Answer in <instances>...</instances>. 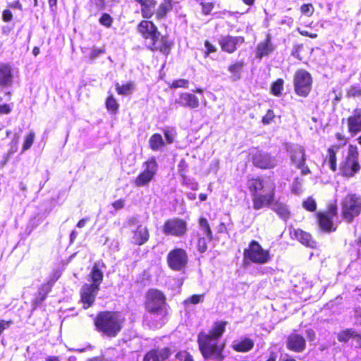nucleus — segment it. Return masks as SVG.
Wrapping results in <instances>:
<instances>
[{
  "mask_svg": "<svg viewBox=\"0 0 361 361\" xmlns=\"http://www.w3.org/2000/svg\"><path fill=\"white\" fill-rule=\"evenodd\" d=\"M112 207L115 211L120 210L123 209L125 206V200L122 199H119L111 204Z\"/></svg>",
  "mask_w": 361,
  "mask_h": 361,
  "instance_id": "55",
  "label": "nucleus"
},
{
  "mask_svg": "<svg viewBox=\"0 0 361 361\" xmlns=\"http://www.w3.org/2000/svg\"><path fill=\"white\" fill-rule=\"evenodd\" d=\"M35 134L33 131H30L25 137L23 144V151H26L30 148L33 144Z\"/></svg>",
  "mask_w": 361,
  "mask_h": 361,
  "instance_id": "40",
  "label": "nucleus"
},
{
  "mask_svg": "<svg viewBox=\"0 0 361 361\" xmlns=\"http://www.w3.org/2000/svg\"><path fill=\"white\" fill-rule=\"evenodd\" d=\"M291 235L293 238H295L307 247H314L316 245V243L312 240L311 235L307 232L297 229L294 230L293 232H291Z\"/></svg>",
  "mask_w": 361,
  "mask_h": 361,
  "instance_id": "23",
  "label": "nucleus"
},
{
  "mask_svg": "<svg viewBox=\"0 0 361 361\" xmlns=\"http://www.w3.org/2000/svg\"><path fill=\"white\" fill-rule=\"evenodd\" d=\"M171 354L172 351L168 347L153 349L145 355L143 361H165Z\"/></svg>",
  "mask_w": 361,
  "mask_h": 361,
  "instance_id": "16",
  "label": "nucleus"
},
{
  "mask_svg": "<svg viewBox=\"0 0 361 361\" xmlns=\"http://www.w3.org/2000/svg\"><path fill=\"white\" fill-rule=\"evenodd\" d=\"M199 227L202 235L207 236L209 240L212 239V233L207 220L205 218H200L199 220Z\"/></svg>",
  "mask_w": 361,
  "mask_h": 361,
  "instance_id": "35",
  "label": "nucleus"
},
{
  "mask_svg": "<svg viewBox=\"0 0 361 361\" xmlns=\"http://www.w3.org/2000/svg\"><path fill=\"white\" fill-rule=\"evenodd\" d=\"M149 239V232L146 226L140 225L134 232L133 240L135 244L142 245Z\"/></svg>",
  "mask_w": 361,
  "mask_h": 361,
  "instance_id": "27",
  "label": "nucleus"
},
{
  "mask_svg": "<svg viewBox=\"0 0 361 361\" xmlns=\"http://www.w3.org/2000/svg\"><path fill=\"white\" fill-rule=\"evenodd\" d=\"M99 290V288H96L88 283H85L82 286L80 289V300L85 309H87L93 305Z\"/></svg>",
  "mask_w": 361,
  "mask_h": 361,
  "instance_id": "12",
  "label": "nucleus"
},
{
  "mask_svg": "<svg viewBox=\"0 0 361 361\" xmlns=\"http://www.w3.org/2000/svg\"><path fill=\"white\" fill-rule=\"evenodd\" d=\"M360 166L356 159H343L340 164V171L343 176H351L358 171Z\"/></svg>",
  "mask_w": 361,
  "mask_h": 361,
  "instance_id": "21",
  "label": "nucleus"
},
{
  "mask_svg": "<svg viewBox=\"0 0 361 361\" xmlns=\"http://www.w3.org/2000/svg\"><path fill=\"white\" fill-rule=\"evenodd\" d=\"M204 47L206 48V51L204 52V57H208L211 53L215 52L216 49L212 45L209 41H205Z\"/></svg>",
  "mask_w": 361,
  "mask_h": 361,
  "instance_id": "54",
  "label": "nucleus"
},
{
  "mask_svg": "<svg viewBox=\"0 0 361 361\" xmlns=\"http://www.w3.org/2000/svg\"><path fill=\"white\" fill-rule=\"evenodd\" d=\"M163 133L165 137V144L171 145L174 142L177 133L174 128L172 127H166L163 129Z\"/></svg>",
  "mask_w": 361,
  "mask_h": 361,
  "instance_id": "34",
  "label": "nucleus"
},
{
  "mask_svg": "<svg viewBox=\"0 0 361 361\" xmlns=\"http://www.w3.org/2000/svg\"><path fill=\"white\" fill-rule=\"evenodd\" d=\"M358 156L357 148L353 145L348 147V156L347 158H357Z\"/></svg>",
  "mask_w": 361,
  "mask_h": 361,
  "instance_id": "57",
  "label": "nucleus"
},
{
  "mask_svg": "<svg viewBox=\"0 0 361 361\" xmlns=\"http://www.w3.org/2000/svg\"><path fill=\"white\" fill-rule=\"evenodd\" d=\"M12 321L0 320V330L3 331L4 329L8 328L12 324Z\"/></svg>",
  "mask_w": 361,
  "mask_h": 361,
  "instance_id": "59",
  "label": "nucleus"
},
{
  "mask_svg": "<svg viewBox=\"0 0 361 361\" xmlns=\"http://www.w3.org/2000/svg\"><path fill=\"white\" fill-rule=\"evenodd\" d=\"M140 5L141 14L144 18L149 19L154 14L157 2L155 0H135Z\"/></svg>",
  "mask_w": 361,
  "mask_h": 361,
  "instance_id": "22",
  "label": "nucleus"
},
{
  "mask_svg": "<svg viewBox=\"0 0 361 361\" xmlns=\"http://www.w3.org/2000/svg\"><path fill=\"white\" fill-rule=\"evenodd\" d=\"M286 149L290 152V158H305V151L302 146L290 144L287 145Z\"/></svg>",
  "mask_w": 361,
  "mask_h": 361,
  "instance_id": "32",
  "label": "nucleus"
},
{
  "mask_svg": "<svg viewBox=\"0 0 361 361\" xmlns=\"http://www.w3.org/2000/svg\"><path fill=\"white\" fill-rule=\"evenodd\" d=\"M227 322H215L208 332H200L197 336L199 349L206 360L223 361L225 358L224 350L225 343H220L219 340L226 330Z\"/></svg>",
  "mask_w": 361,
  "mask_h": 361,
  "instance_id": "1",
  "label": "nucleus"
},
{
  "mask_svg": "<svg viewBox=\"0 0 361 361\" xmlns=\"http://www.w3.org/2000/svg\"><path fill=\"white\" fill-rule=\"evenodd\" d=\"M187 222L177 217L166 220L162 228L164 235L177 238L183 237L187 233Z\"/></svg>",
  "mask_w": 361,
  "mask_h": 361,
  "instance_id": "9",
  "label": "nucleus"
},
{
  "mask_svg": "<svg viewBox=\"0 0 361 361\" xmlns=\"http://www.w3.org/2000/svg\"><path fill=\"white\" fill-rule=\"evenodd\" d=\"M176 357L180 361H194L192 356L185 350L177 353Z\"/></svg>",
  "mask_w": 361,
  "mask_h": 361,
  "instance_id": "47",
  "label": "nucleus"
},
{
  "mask_svg": "<svg viewBox=\"0 0 361 361\" xmlns=\"http://www.w3.org/2000/svg\"><path fill=\"white\" fill-rule=\"evenodd\" d=\"M303 207L310 212H314L317 209V204L315 200L310 197L302 203Z\"/></svg>",
  "mask_w": 361,
  "mask_h": 361,
  "instance_id": "42",
  "label": "nucleus"
},
{
  "mask_svg": "<svg viewBox=\"0 0 361 361\" xmlns=\"http://www.w3.org/2000/svg\"><path fill=\"white\" fill-rule=\"evenodd\" d=\"M275 49L274 45L271 42V37L267 34L265 39L259 42L256 48L255 56L257 59H262L264 56L269 55Z\"/></svg>",
  "mask_w": 361,
  "mask_h": 361,
  "instance_id": "17",
  "label": "nucleus"
},
{
  "mask_svg": "<svg viewBox=\"0 0 361 361\" xmlns=\"http://www.w3.org/2000/svg\"><path fill=\"white\" fill-rule=\"evenodd\" d=\"M254 347V341L247 337H241L233 341L231 348L236 352L246 353L251 350Z\"/></svg>",
  "mask_w": 361,
  "mask_h": 361,
  "instance_id": "19",
  "label": "nucleus"
},
{
  "mask_svg": "<svg viewBox=\"0 0 361 361\" xmlns=\"http://www.w3.org/2000/svg\"><path fill=\"white\" fill-rule=\"evenodd\" d=\"M167 263L173 271H181L185 269L188 262L187 252L183 248H174L167 255Z\"/></svg>",
  "mask_w": 361,
  "mask_h": 361,
  "instance_id": "10",
  "label": "nucleus"
},
{
  "mask_svg": "<svg viewBox=\"0 0 361 361\" xmlns=\"http://www.w3.org/2000/svg\"><path fill=\"white\" fill-rule=\"evenodd\" d=\"M348 132L354 136L361 132V108L355 109L347 119Z\"/></svg>",
  "mask_w": 361,
  "mask_h": 361,
  "instance_id": "14",
  "label": "nucleus"
},
{
  "mask_svg": "<svg viewBox=\"0 0 361 361\" xmlns=\"http://www.w3.org/2000/svg\"><path fill=\"white\" fill-rule=\"evenodd\" d=\"M244 42V38L240 36L233 37L231 35L221 36L219 43L221 49L229 54L233 53L237 49V46Z\"/></svg>",
  "mask_w": 361,
  "mask_h": 361,
  "instance_id": "13",
  "label": "nucleus"
},
{
  "mask_svg": "<svg viewBox=\"0 0 361 361\" xmlns=\"http://www.w3.org/2000/svg\"><path fill=\"white\" fill-rule=\"evenodd\" d=\"M341 214L344 221L351 223L361 212V196L350 193L341 202Z\"/></svg>",
  "mask_w": 361,
  "mask_h": 361,
  "instance_id": "6",
  "label": "nucleus"
},
{
  "mask_svg": "<svg viewBox=\"0 0 361 361\" xmlns=\"http://www.w3.org/2000/svg\"><path fill=\"white\" fill-rule=\"evenodd\" d=\"M209 240L207 236L200 237L197 242V249L200 252H204L207 249V243Z\"/></svg>",
  "mask_w": 361,
  "mask_h": 361,
  "instance_id": "46",
  "label": "nucleus"
},
{
  "mask_svg": "<svg viewBox=\"0 0 361 361\" xmlns=\"http://www.w3.org/2000/svg\"><path fill=\"white\" fill-rule=\"evenodd\" d=\"M18 140H19V135L17 134H15L14 137L11 142L10 149H8L9 155H12L13 153L17 152Z\"/></svg>",
  "mask_w": 361,
  "mask_h": 361,
  "instance_id": "49",
  "label": "nucleus"
},
{
  "mask_svg": "<svg viewBox=\"0 0 361 361\" xmlns=\"http://www.w3.org/2000/svg\"><path fill=\"white\" fill-rule=\"evenodd\" d=\"M124 318L120 313L103 312L99 313L94 324L97 330L109 337H115L121 330Z\"/></svg>",
  "mask_w": 361,
  "mask_h": 361,
  "instance_id": "5",
  "label": "nucleus"
},
{
  "mask_svg": "<svg viewBox=\"0 0 361 361\" xmlns=\"http://www.w3.org/2000/svg\"><path fill=\"white\" fill-rule=\"evenodd\" d=\"M182 106L196 109L199 106V99L194 94L185 92L181 93L176 102Z\"/></svg>",
  "mask_w": 361,
  "mask_h": 361,
  "instance_id": "20",
  "label": "nucleus"
},
{
  "mask_svg": "<svg viewBox=\"0 0 361 361\" xmlns=\"http://www.w3.org/2000/svg\"><path fill=\"white\" fill-rule=\"evenodd\" d=\"M100 24L102 25L110 27L111 26L113 18L108 13H103L99 20Z\"/></svg>",
  "mask_w": 361,
  "mask_h": 361,
  "instance_id": "48",
  "label": "nucleus"
},
{
  "mask_svg": "<svg viewBox=\"0 0 361 361\" xmlns=\"http://www.w3.org/2000/svg\"><path fill=\"white\" fill-rule=\"evenodd\" d=\"M244 66L243 61H237L228 67V71L232 74L233 80L235 81L240 78V74Z\"/></svg>",
  "mask_w": 361,
  "mask_h": 361,
  "instance_id": "31",
  "label": "nucleus"
},
{
  "mask_svg": "<svg viewBox=\"0 0 361 361\" xmlns=\"http://www.w3.org/2000/svg\"><path fill=\"white\" fill-rule=\"evenodd\" d=\"M12 106L8 104H0V115L8 114L11 112Z\"/></svg>",
  "mask_w": 361,
  "mask_h": 361,
  "instance_id": "56",
  "label": "nucleus"
},
{
  "mask_svg": "<svg viewBox=\"0 0 361 361\" xmlns=\"http://www.w3.org/2000/svg\"><path fill=\"white\" fill-rule=\"evenodd\" d=\"M13 14L10 10H4L2 13L3 20L5 22H9L12 20Z\"/></svg>",
  "mask_w": 361,
  "mask_h": 361,
  "instance_id": "58",
  "label": "nucleus"
},
{
  "mask_svg": "<svg viewBox=\"0 0 361 361\" xmlns=\"http://www.w3.org/2000/svg\"><path fill=\"white\" fill-rule=\"evenodd\" d=\"M116 90L118 94L128 95L130 94L133 90V84L128 82L125 85H120L119 83L116 84Z\"/></svg>",
  "mask_w": 361,
  "mask_h": 361,
  "instance_id": "37",
  "label": "nucleus"
},
{
  "mask_svg": "<svg viewBox=\"0 0 361 361\" xmlns=\"http://www.w3.org/2000/svg\"><path fill=\"white\" fill-rule=\"evenodd\" d=\"M269 207H271V209L283 220L286 221L289 219L290 212L286 204L279 201L274 202L273 201Z\"/></svg>",
  "mask_w": 361,
  "mask_h": 361,
  "instance_id": "24",
  "label": "nucleus"
},
{
  "mask_svg": "<svg viewBox=\"0 0 361 361\" xmlns=\"http://www.w3.org/2000/svg\"><path fill=\"white\" fill-rule=\"evenodd\" d=\"M305 159H292L293 163L301 169V172L303 175L308 174L310 171L309 168L305 166Z\"/></svg>",
  "mask_w": 361,
  "mask_h": 361,
  "instance_id": "44",
  "label": "nucleus"
},
{
  "mask_svg": "<svg viewBox=\"0 0 361 361\" xmlns=\"http://www.w3.org/2000/svg\"><path fill=\"white\" fill-rule=\"evenodd\" d=\"M118 106L119 105L113 95H110L107 97L106 100V107L109 112L112 114L116 113Z\"/></svg>",
  "mask_w": 361,
  "mask_h": 361,
  "instance_id": "38",
  "label": "nucleus"
},
{
  "mask_svg": "<svg viewBox=\"0 0 361 361\" xmlns=\"http://www.w3.org/2000/svg\"><path fill=\"white\" fill-rule=\"evenodd\" d=\"M105 268V264L102 261L96 262L89 274V277L92 283L91 286L96 288H99V286L103 281L104 273L103 269Z\"/></svg>",
  "mask_w": 361,
  "mask_h": 361,
  "instance_id": "15",
  "label": "nucleus"
},
{
  "mask_svg": "<svg viewBox=\"0 0 361 361\" xmlns=\"http://www.w3.org/2000/svg\"><path fill=\"white\" fill-rule=\"evenodd\" d=\"M137 31L145 39L146 47L153 51L168 55L171 43L166 36L162 35L152 21L142 20L137 25Z\"/></svg>",
  "mask_w": 361,
  "mask_h": 361,
  "instance_id": "2",
  "label": "nucleus"
},
{
  "mask_svg": "<svg viewBox=\"0 0 361 361\" xmlns=\"http://www.w3.org/2000/svg\"><path fill=\"white\" fill-rule=\"evenodd\" d=\"M307 336L309 338L310 341H314L315 338V333L312 329H307Z\"/></svg>",
  "mask_w": 361,
  "mask_h": 361,
  "instance_id": "62",
  "label": "nucleus"
},
{
  "mask_svg": "<svg viewBox=\"0 0 361 361\" xmlns=\"http://www.w3.org/2000/svg\"><path fill=\"white\" fill-rule=\"evenodd\" d=\"M87 221L88 218H83L80 219L77 224V227L80 228H83L85 226Z\"/></svg>",
  "mask_w": 361,
  "mask_h": 361,
  "instance_id": "63",
  "label": "nucleus"
},
{
  "mask_svg": "<svg viewBox=\"0 0 361 361\" xmlns=\"http://www.w3.org/2000/svg\"><path fill=\"white\" fill-rule=\"evenodd\" d=\"M293 85L296 94L307 97L311 91L312 85L310 73L304 69L298 70L294 74Z\"/></svg>",
  "mask_w": 361,
  "mask_h": 361,
  "instance_id": "8",
  "label": "nucleus"
},
{
  "mask_svg": "<svg viewBox=\"0 0 361 361\" xmlns=\"http://www.w3.org/2000/svg\"><path fill=\"white\" fill-rule=\"evenodd\" d=\"M202 11L204 15H209L214 8V4L212 2H202Z\"/></svg>",
  "mask_w": 361,
  "mask_h": 361,
  "instance_id": "50",
  "label": "nucleus"
},
{
  "mask_svg": "<svg viewBox=\"0 0 361 361\" xmlns=\"http://www.w3.org/2000/svg\"><path fill=\"white\" fill-rule=\"evenodd\" d=\"M247 185L251 192L255 210L269 206L274 200L275 184L271 180L252 178L248 179Z\"/></svg>",
  "mask_w": 361,
  "mask_h": 361,
  "instance_id": "3",
  "label": "nucleus"
},
{
  "mask_svg": "<svg viewBox=\"0 0 361 361\" xmlns=\"http://www.w3.org/2000/svg\"><path fill=\"white\" fill-rule=\"evenodd\" d=\"M204 295H193L191 297L188 298L184 300V304L188 305L189 303L196 305L203 301Z\"/></svg>",
  "mask_w": 361,
  "mask_h": 361,
  "instance_id": "45",
  "label": "nucleus"
},
{
  "mask_svg": "<svg viewBox=\"0 0 361 361\" xmlns=\"http://www.w3.org/2000/svg\"><path fill=\"white\" fill-rule=\"evenodd\" d=\"M302 13L307 16H310L314 11L313 6L310 4H303L300 8Z\"/></svg>",
  "mask_w": 361,
  "mask_h": 361,
  "instance_id": "51",
  "label": "nucleus"
},
{
  "mask_svg": "<svg viewBox=\"0 0 361 361\" xmlns=\"http://www.w3.org/2000/svg\"><path fill=\"white\" fill-rule=\"evenodd\" d=\"M252 163L256 167L262 169H272L276 164L275 159H252Z\"/></svg>",
  "mask_w": 361,
  "mask_h": 361,
  "instance_id": "33",
  "label": "nucleus"
},
{
  "mask_svg": "<svg viewBox=\"0 0 361 361\" xmlns=\"http://www.w3.org/2000/svg\"><path fill=\"white\" fill-rule=\"evenodd\" d=\"M329 164L333 171L336 170V159H329Z\"/></svg>",
  "mask_w": 361,
  "mask_h": 361,
  "instance_id": "64",
  "label": "nucleus"
},
{
  "mask_svg": "<svg viewBox=\"0 0 361 361\" xmlns=\"http://www.w3.org/2000/svg\"><path fill=\"white\" fill-rule=\"evenodd\" d=\"M172 9V1L164 0L158 6L157 11L154 12L156 18L161 20L166 18L167 13Z\"/></svg>",
  "mask_w": 361,
  "mask_h": 361,
  "instance_id": "28",
  "label": "nucleus"
},
{
  "mask_svg": "<svg viewBox=\"0 0 361 361\" xmlns=\"http://www.w3.org/2000/svg\"><path fill=\"white\" fill-rule=\"evenodd\" d=\"M319 227L324 231H333L336 227L332 221V214H317Z\"/></svg>",
  "mask_w": 361,
  "mask_h": 361,
  "instance_id": "25",
  "label": "nucleus"
},
{
  "mask_svg": "<svg viewBox=\"0 0 361 361\" xmlns=\"http://www.w3.org/2000/svg\"><path fill=\"white\" fill-rule=\"evenodd\" d=\"M283 80L278 79L276 82H274L271 85V92L275 96H279L281 94L282 90H283Z\"/></svg>",
  "mask_w": 361,
  "mask_h": 361,
  "instance_id": "39",
  "label": "nucleus"
},
{
  "mask_svg": "<svg viewBox=\"0 0 361 361\" xmlns=\"http://www.w3.org/2000/svg\"><path fill=\"white\" fill-rule=\"evenodd\" d=\"M303 179L295 178L290 185V191L293 194L299 195L302 194Z\"/></svg>",
  "mask_w": 361,
  "mask_h": 361,
  "instance_id": "36",
  "label": "nucleus"
},
{
  "mask_svg": "<svg viewBox=\"0 0 361 361\" xmlns=\"http://www.w3.org/2000/svg\"><path fill=\"white\" fill-rule=\"evenodd\" d=\"M149 145L150 148L154 151H162L165 146V142L161 135L155 133L150 137Z\"/></svg>",
  "mask_w": 361,
  "mask_h": 361,
  "instance_id": "29",
  "label": "nucleus"
},
{
  "mask_svg": "<svg viewBox=\"0 0 361 361\" xmlns=\"http://www.w3.org/2000/svg\"><path fill=\"white\" fill-rule=\"evenodd\" d=\"M287 348L295 352H301L305 348V340L298 334H291L288 338Z\"/></svg>",
  "mask_w": 361,
  "mask_h": 361,
  "instance_id": "18",
  "label": "nucleus"
},
{
  "mask_svg": "<svg viewBox=\"0 0 361 361\" xmlns=\"http://www.w3.org/2000/svg\"><path fill=\"white\" fill-rule=\"evenodd\" d=\"M58 278L51 279L47 283L42 285L39 289V298L36 300L39 302H42L47 297V295L50 292L53 284L56 282Z\"/></svg>",
  "mask_w": 361,
  "mask_h": 361,
  "instance_id": "30",
  "label": "nucleus"
},
{
  "mask_svg": "<svg viewBox=\"0 0 361 361\" xmlns=\"http://www.w3.org/2000/svg\"><path fill=\"white\" fill-rule=\"evenodd\" d=\"M188 80L185 79H178L173 82L171 87L178 88V87H188Z\"/></svg>",
  "mask_w": 361,
  "mask_h": 361,
  "instance_id": "52",
  "label": "nucleus"
},
{
  "mask_svg": "<svg viewBox=\"0 0 361 361\" xmlns=\"http://www.w3.org/2000/svg\"><path fill=\"white\" fill-rule=\"evenodd\" d=\"M354 334H355V332L350 329L343 331L338 334V340L341 342H346L351 337H353L354 336Z\"/></svg>",
  "mask_w": 361,
  "mask_h": 361,
  "instance_id": "41",
  "label": "nucleus"
},
{
  "mask_svg": "<svg viewBox=\"0 0 361 361\" xmlns=\"http://www.w3.org/2000/svg\"><path fill=\"white\" fill-rule=\"evenodd\" d=\"M165 296L159 290L150 289L146 295L145 306L148 312L146 319L149 317L152 321V325L157 328L164 323V305Z\"/></svg>",
  "mask_w": 361,
  "mask_h": 361,
  "instance_id": "4",
  "label": "nucleus"
},
{
  "mask_svg": "<svg viewBox=\"0 0 361 361\" xmlns=\"http://www.w3.org/2000/svg\"><path fill=\"white\" fill-rule=\"evenodd\" d=\"M244 257L257 264H267L271 259L269 250L263 249L255 240L251 241L248 247L244 250Z\"/></svg>",
  "mask_w": 361,
  "mask_h": 361,
  "instance_id": "7",
  "label": "nucleus"
},
{
  "mask_svg": "<svg viewBox=\"0 0 361 361\" xmlns=\"http://www.w3.org/2000/svg\"><path fill=\"white\" fill-rule=\"evenodd\" d=\"M348 97H361V87L359 85L351 86L347 92Z\"/></svg>",
  "mask_w": 361,
  "mask_h": 361,
  "instance_id": "43",
  "label": "nucleus"
},
{
  "mask_svg": "<svg viewBox=\"0 0 361 361\" xmlns=\"http://www.w3.org/2000/svg\"><path fill=\"white\" fill-rule=\"evenodd\" d=\"M274 118V111L272 110L269 109L267 111L266 115L264 116H263L262 121L263 124L267 125V124L270 123V122L273 120Z\"/></svg>",
  "mask_w": 361,
  "mask_h": 361,
  "instance_id": "53",
  "label": "nucleus"
},
{
  "mask_svg": "<svg viewBox=\"0 0 361 361\" xmlns=\"http://www.w3.org/2000/svg\"><path fill=\"white\" fill-rule=\"evenodd\" d=\"M300 33L303 36L309 37L312 39H314L317 37V35L316 33H310L308 31L306 30L300 31Z\"/></svg>",
  "mask_w": 361,
  "mask_h": 361,
  "instance_id": "61",
  "label": "nucleus"
},
{
  "mask_svg": "<svg viewBox=\"0 0 361 361\" xmlns=\"http://www.w3.org/2000/svg\"><path fill=\"white\" fill-rule=\"evenodd\" d=\"M104 52V49L100 48H94L92 51V56L95 58Z\"/></svg>",
  "mask_w": 361,
  "mask_h": 361,
  "instance_id": "60",
  "label": "nucleus"
},
{
  "mask_svg": "<svg viewBox=\"0 0 361 361\" xmlns=\"http://www.w3.org/2000/svg\"><path fill=\"white\" fill-rule=\"evenodd\" d=\"M144 171L136 178L135 184L141 187L149 184L155 175L157 170V164L155 159H149L145 163Z\"/></svg>",
  "mask_w": 361,
  "mask_h": 361,
  "instance_id": "11",
  "label": "nucleus"
},
{
  "mask_svg": "<svg viewBox=\"0 0 361 361\" xmlns=\"http://www.w3.org/2000/svg\"><path fill=\"white\" fill-rule=\"evenodd\" d=\"M13 75L9 65H0V86H8L11 85Z\"/></svg>",
  "mask_w": 361,
  "mask_h": 361,
  "instance_id": "26",
  "label": "nucleus"
}]
</instances>
